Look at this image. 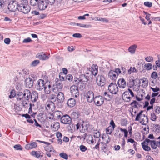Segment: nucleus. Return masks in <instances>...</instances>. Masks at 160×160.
<instances>
[{"label": "nucleus", "instance_id": "obj_1", "mask_svg": "<svg viewBox=\"0 0 160 160\" xmlns=\"http://www.w3.org/2000/svg\"><path fill=\"white\" fill-rule=\"evenodd\" d=\"M63 85L62 82L60 81H58L56 82L53 85L52 91L55 93H58L61 91Z\"/></svg>", "mask_w": 160, "mask_h": 160}, {"label": "nucleus", "instance_id": "obj_2", "mask_svg": "<svg viewBox=\"0 0 160 160\" xmlns=\"http://www.w3.org/2000/svg\"><path fill=\"white\" fill-rule=\"evenodd\" d=\"M30 8L27 4H20L18 5V10L25 14L29 12Z\"/></svg>", "mask_w": 160, "mask_h": 160}, {"label": "nucleus", "instance_id": "obj_3", "mask_svg": "<svg viewBox=\"0 0 160 160\" xmlns=\"http://www.w3.org/2000/svg\"><path fill=\"white\" fill-rule=\"evenodd\" d=\"M108 90L111 93L116 94L118 91V88L116 83L111 82L108 86Z\"/></svg>", "mask_w": 160, "mask_h": 160}, {"label": "nucleus", "instance_id": "obj_4", "mask_svg": "<svg viewBox=\"0 0 160 160\" xmlns=\"http://www.w3.org/2000/svg\"><path fill=\"white\" fill-rule=\"evenodd\" d=\"M18 5L16 2L11 1L8 6V8L10 11L15 12L18 10Z\"/></svg>", "mask_w": 160, "mask_h": 160}, {"label": "nucleus", "instance_id": "obj_5", "mask_svg": "<svg viewBox=\"0 0 160 160\" xmlns=\"http://www.w3.org/2000/svg\"><path fill=\"white\" fill-rule=\"evenodd\" d=\"M70 91L73 97H78L79 96V92L78 87L75 85H72L70 88Z\"/></svg>", "mask_w": 160, "mask_h": 160}, {"label": "nucleus", "instance_id": "obj_6", "mask_svg": "<svg viewBox=\"0 0 160 160\" xmlns=\"http://www.w3.org/2000/svg\"><path fill=\"white\" fill-rule=\"evenodd\" d=\"M95 104L97 106L102 105L104 101V98L101 96H96L93 100Z\"/></svg>", "mask_w": 160, "mask_h": 160}, {"label": "nucleus", "instance_id": "obj_7", "mask_svg": "<svg viewBox=\"0 0 160 160\" xmlns=\"http://www.w3.org/2000/svg\"><path fill=\"white\" fill-rule=\"evenodd\" d=\"M46 82L41 79L38 80L36 85L37 89L39 91L42 90L44 88V85L46 84Z\"/></svg>", "mask_w": 160, "mask_h": 160}, {"label": "nucleus", "instance_id": "obj_8", "mask_svg": "<svg viewBox=\"0 0 160 160\" xmlns=\"http://www.w3.org/2000/svg\"><path fill=\"white\" fill-rule=\"evenodd\" d=\"M60 121L61 123L64 124H69L71 122V119L68 115L66 114L61 117Z\"/></svg>", "mask_w": 160, "mask_h": 160}, {"label": "nucleus", "instance_id": "obj_9", "mask_svg": "<svg viewBox=\"0 0 160 160\" xmlns=\"http://www.w3.org/2000/svg\"><path fill=\"white\" fill-rule=\"evenodd\" d=\"M96 81L98 85L101 87L103 86L105 83V78L102 75H98Z\"/></svg>", "mask_w": 160, "mask_h": 160}, {"label": "nucleus", "instance_id": "obj_10", "mask_svg": "<svg viewBox=\"0 0 160 160\" xmlns=\"http://www.w3.org/2000/svg\"><path fill=\"white\" fill-rule=\"evenodd\" d=\"M48 5V4L45 0H39L38 7L40 10H43L46 9Z\"/></svg>", "mask_w": 160, "mask_h": 160}, {"label": "nucleus", "instance_id": "obj_11", "mask_svg": "<svg viewBox=\"0 0 160 160\" xmlns=\"http://www.w3.org/2000/svg\"><path fill=\"white\" fill-rule=\"evenodd\" d=\"M94 94L91 91H88L85 95L87 101L89 102H91L93 101L94 98Z\"/></svg>", "mask_w": 160, "mask_h": 160}, {"label": "nucleus", "instance_id": "obj_12", "mask_svg": "<svg viewBox=\"0 0 160 160\" xmlns=\"http://www.w3.org/2000/svg\"><path fill=\"white\" fill-rule=\"evenodd\" d=\"M50 57V54L47 55L45 53L42 52L38 53L36 55V58L42 60H48Z\"/></svg>", "mask_w": 160, "mask_h": 160}, {"label": "nucleus", "instance_id": "obj_13", "mask_svg": "<svg viewBox=\"0 0 160 160\" xmlns=\"http://www.w3.org/2000/svg\"><path fill=\"white\" fill-rule=\"evenodd\" d=\"M108 77L111 80L115 81L118 78L117 73L114 70H110L108 73Z\"/></svg>", "mask_w": 160, "mask_h": 160}, {"label": "nucleus", "instance_id": "obj_14", "mask_svg": "<svg viewBox=\"0 0 160 160\" xmlns=\"http://www.w3.org/2000/svg\"><path fill=\"white\" fill-rule=\"evenodd\" d=\"M45 93L46 94H49L52 89V88L50 84V82L48 81H46V84L44 85V87L43 88Z\"/></svg>", "mask_w": 160, "mask_h": 160}, {"label": "nucleus", "instance_id": "obj_15", "mask_svg": "<svg viewBox=\"0 0 160 160\" xmlns=\"http://www.w3.org/2000/svg\"><path fill=\"white\" fill-rule=\"evenodd\" d=\"M26 87L28 88L32 87L33 85V81L31 78H27L25 80Z\"/></svg>", "mask_w": 160, "mask_h": 160}, {"label": "nucleus", "instance_id": "obj_16", "mask_svg": "<svg viewBox=\"0 0 160 160\" xmlns=\"http://www.w3.org/2000/svg\"><path fill=\"white\" fill-rule=\"evenodd\" d=\"M30 95L31 92L29 90H25L23 92V100L28 101L30 98Z\"/></svg>", "mask_w": 160, "mask_h": 160}, {"label": "nucleus", "instance_id": "obj_17", "mask_svg": "<svg viewBox=\"0 0 160 160\" xmlns=\"http://www.w3.org/2000/svg\"><path fill=\"white\" fill-rule=\"evenodd\" d=\"M64 96L62 92H59L57 97V103L62 102L64 100Z\"/></svg>", "mask_w": 160, "mask_h": 160}, {"label": "nucleus", "instance_id": "obj_18", "mask_svg": "<svg viewBox=\"0 0 160 160\" xmlns=\"http://www.w3.org/2000/svg\"><path fill=\"white\" fill-rule=\"evenodd\" d=\"M55 104L54 103L48 102L46 107V109L50 112L53 111L55 109Z\"/></svg>", "mask_w": 160, "mask_h": 160}, {"label": "nucleus", "instance_id": "obj_19", "mask_svg": "<svg viewBox=\"0 0 160 160\" xmlns=\"http://www.w3.org/2000/svg\"><path fill=\"white\" fill-rule=\"evenodd\" d=\"M118 84L119 87L121 88H124L126 86V81L123 78L119 79Z\"/></svg>", "mask_w": 160, "mask_h": 160}, {"label": "nucleus", "instance_id": "obj_20", "mask_svg": "<svg viewBox=\"0 0 160 160\" xmlns=\"http://www.w3.org/2000/svg\"><path fill=\"white\" fill-rule=\"evenodd\" d=\"M38 98V94L36 91L33 92L31 93L30 98L32 102H35Z\"/></svg>", "mask_w": 160, "mask_h": 160}, {"label": "nucleus", "instance_id": "obj_21", "mask_svg": "<svg viewBox=\"0 0 160 160\" xmlns=\"http://www.w3.org/2000/svg\"><path fill=\"white\" fill-rule=\"evenodd\" d=\"M122 98L123 99L127 102H128L130 100L131 97L129 95V92L126 91L123 92L122 95Z\"/></svg>", "mask_w": 160, "mask_h": 160}, {"label": "nucleus", "instance_id": "obj_22", "mask_svg": "<svg viewBox=\"0 0 160 160\" xmlns=\"http://www.w3.org/2000/svg\"><path fill=\"white\" fill-rule=\"evenodd\" d=\"M37 146L36 143L33 142L29 144L26 145L25 146V148L27 150L32 149L35 148Z\"/></svg>", "mask_w": 160, "mask_h": 160}, {"label": "nucleus", "instance_id": "obj_23", "mask_svg": "<svg viewBox=\"0 0 160 160\" xmlns=\"http://www.w3.org/2000/svg\"><path fill=\"white\" fill-rule=\"evenodd\" d=\"M49 99L50 101V102L54 103V104L58 103L57 97L55 95L53 94L50 95L49 97Z\"/></svg>", "mask_w": 160, "mask_h": 160}, {"label": "nucleus", "instance_id": "obj_24", "mask_svg": "<svg viewBox=\"0 0 160 160\" xmlns=\"http://www.w3.org/2000/svg\"><path fill=\"white\" fill-rule=\"evenodd\" d=\"M17 100L18 101H22L23 100V92H18L16 95Z\"/></svg>", "mask_w": 160, "mask_h": 160}, {"label": "nucleus", "instance_id": "obj_25", "mask_svg": "<svg viewBox=\"0 0 160 160\" xmlns=\"http://www.w3.org/2000/svg\"><path fill=\"white\" fill-rule=\"evenodd\" d=\"M137 47V45L136 44H133L131 46L128 48V51L132 54H134L135 53Z\"/></svg>", "mask_w": 160, "mask_h": 160}, {"label": "nucleus", "instance_id": "obj_26", "mask_svg": "<svg viewBox=\"0 0 160 160\" xmlns=\"http://www.w3.org/2000/svg\"><path fill=\"white\" fill-rule=\"evenodd\" d=\"M42 152L38 151H32L31 152V154L35 157L38 158L40 157H42L43 155L42 154Z\"/></svg>", "mask_w": 160, "mask_h": 160}, {"label": "nucleus", "instance_id": "obj_27", "mask_svg": "<svg viewBox=\"0 0 160 160\" xmlns=\"http://www.w3.org/2000/svg\"><path fill=\"white\" fill-rule=\"evenodd\" d=\"M142 112L143 111H141L137 115L135 118L136 121H141V120H142V119H143V118H144V117L146 116L145 114L142 113Z\"/></svg>", "mask_w": 160, "mask_h": 160}, {"label": "nucleus", "instance_id": "obj_28", "mask_svg": "<svg viewBox=\"0 0 160 160\" xmlns=\"http://www.w3.org/2000/svg\"><path fill=\"white\" fill-rule=\"evenodd\" d=\"M76 127L77 129H78L79 128L81 132H84L87 129V128L86 126H84L83 124H82L81 125L79 123H78L76 125Z\"/></svg>", "mask_w": 160, "mask_h": 160}, {"label": "nucleus", "instance_id": "obj_29", "mask_svg": "<svg viewBox=\"0 0 160 160\" xmlns=\"http://www.w3.org/2000/svg\"><path fill=\"white\" fill-rule=\"evenodd\" d=\"M67 104L69 106L72 107L75 105L76 101L74 98H71L68 100Z\"/></svg>", "mask_w": 160, "mask_h": 160}, {"label": "nucleus", "instance_id": "obj_30", "mask_svg": "<svg viewBox=\"0 0 160 160\" xmlns=\"http://www.w3.org/2000/svg\"><path fill=\"white\" fill-rule=\"evenodd\" d=\"M52 127V129L53 131H56L58 130L60 128V124L59 123L55 122H54L52 125H51Z\"/></svg>", "mask_w": 160, "mask_h": 160}, {"label": "nucleus", "instance_id": "obj_31", "mask_svg": "<svg viewBox=\"0 0 160 160\" xmlns=\"http://www.w3.org/2000/svg\"><path fill=\"white\" fill-rule=\"evenodd\" d=\"M70 24L72 26L77 25L80 27H84V28H89L91 27L90 25H85L83 24L80 23H75L74 22H71L70 23Z\"/></svg>", "mask_w": 160, "mask_h": 160}, {"label": "nucleus", "instance_id": "obj_32", "mask_svg": "<svg viewBox=\"0 0 160 160\" xmlns=\"http://www.w3.org/2000/svg\"><path fill=\"white\" fill-rule=\"evenodd\" d=\"M62 115V112L59 111H56L54 112L53 113V116L57 119H59L61 117Z\"/></svg>", "mask_w": 160, "mask_h": 160}, {"label": "nucleus", "instance_id": "obj_33", "mask_svg": "<svg viewBox=\"0 0 160 160\" xmlns=\"http://www.w3.org/2000/svg\"><path fill=\"white\" fill-rule=\"evenodd\" d=\"M76 84L78 88H79L82 89L84 88L85 86V83L83 82H81L79 80H78V81L76 82Z\"/></svg>", "mask_w": 160, "mask_h": 160}, {"label": "nucleus", "instance_id": "obj_34", "mask_svg": "<svg viewBox=\"0 0 160 160\" xmlns=\"http://www.w3.org/2000/svg\"><path fill=\"white\" fill-rule=\"evenodd\" d=\"M150 144L152 148L153 149H156L157 148V146L158 145L160 144V142L158 141L156 142L155 141L152 140L151 141Z\"/></svg>", "mask_w": 160, "mask_h": 160}, {"label": "nucleus", "instance_id": "obj_35", "mask_svg": "<svg viewBox=\"0 0 160 160\" xmlns=\"http://www.w3.org/2000/svg\"><path fill=\"white\" fill-rule=\"evenodd\" d=\"M141 144L144 150L147 151L150 150L151 148L150 147L148 146V144L146 142H142Z\"/></svg>", "mask_w": 160, "mask_h": 160}, {"label": "nucleus", "instance_id": "obj_36", "mask_svg": "<svg viewBox=\"0 0 160 160\" xmlns=\"http://www.w3.org/2000/svg\"><path fill=\"white\" fill-rule=\"evenodd\" d=\"M81 82H83L85 84V82H87L88 79L87 76L84 75H81L80 79L79 80Z\"/></svg>", "mask_w": 160, "mask_h": 160}, {"label": "nucleus", "instance_id": "obj_37", "mask_svg": "<svg viewBox=\"0 0 160 160\" xmlns=\"http://www.w3.org/2000/svg\"><path fill=\"white\" fill-rule=\"evenodd\" d=\"M140 123L143 125H146L148 123V118L147 116H146L140 121Z\"/></svg>", "mask_w": 160, "mask_h": 160}, {"label": "nucleus", "instance_id": "obj_38", "mask_svg": "<svg viewBox=\"0 0 160 160\" xmlns=\"http://www.w3.org/2000/svg\"><path fill=\"white\" fill-rule=\"evenodd\" d=\"M22 101V105L25 108H28L30 106L31 103H28V101L23 100Z\"/></svg>", "mask_w": 160, "mask_h": 160}, {"label": "nucleus", "instance_id": "obj_39", "mask_svg": "<svg viewBox=\"0 0 160 160\" xmlns=\"http://www.w3.org/2000/svg\"><path fill=\"white\" fill-rule=\"evenodd\" d=\"M92 73L94 75H96L98 72V67L97 66L93 65L92 67Z\"/></svg>", "mask_w": 160, "mask_h": 160}, {"label": "nucleus", "instance_id": "obj_40", "mask_svg": "<svg viewBox=\"0 0 160 160\" xmlns=\"http://www.w3.org/2000/svg\"><path fill=\"white\" fill-rule=\"evenodd\" d=\"M131 105L132 106L133 108H138L140 107L138 103L136 101H134L132 102Z\"/></svg>", "mask_w": 160, "mask_h": 160}, {"label": "nucleus", "instance_id": "obj_41", "mask_svg": "<svg viewBox=\"0 0 160 160\" xmlns=\"http://www.w3.org/2000/svg\"><path fill=\"white\" fill-rule=\"evenodd\" d=\"M114 129L112 128V127L111 126H109L106 129V132L107 134H111L112 131H113Z\"/></svg>", "mask_w": 160, "mask_h": 160}, {"label": "nucleus", "instance_id": "obj_42", "mask_svg": "<svg viewBox=\"0 0 160 160\" xmlns=\"http://www.w3.org/2000/svg\"><path fill=\"white\" fill-rule=\"evenodd\" d=\"M39 0H30V3L32 6H35L39 3Z\"/></svg>", "mask_w": 160, "mask_h": 160}, {"label": "nucleus", "instance_id": "obj_43", "mask_svg": "<svg viewBox=\"0 0 160 160\" xmlns=\"http://www.w3.org/2000/svg\"><path fill=\"white\" fill-rule=\"evenodd\" d=\"M137 71L135 69V67H131L128 70V73L129 74H130L132 72H137Z\"/></svg>", "mask_w": 160, "mask_h": 160}, {"label": "nucleus", "instance_id": "obj_44", "mask_svg": "<svg viewBox=\"0 0 160 160\" xmlns=\"http://www.w3.org/2000/svg\"><path fill=\"white\" fill-rule=\"evenodd\" d=\"M59 156L62 158L66 160L68 159V155L67 154L64 152H62L59 154Z\"/></svg>", "mask_w": 160, "mask_h": 160}, {"label": "nucleus", "instance_id": "obj_45", "mask_svg": "<svg viewBox=\"0 0 160 160\" xmlns=\"http://www.w3.org/2000/svg\"><path fill=\"white\" fill-rule=\"evenodd\" d=\"M144 66L146 68V69L148 70H151L152 68V64L150 63H148L145 64Z\"/></svg>", "mask_w": 160, "mask_h": 160}, {"label": "nucleus", "instance_id": "obj_46", "mask_svg": "<svg viewBox=\"0 0 160 160\" xmlns=\"http://www.w3.org/2000/svg\"><path fill=\"white\" fill-rule=\"evenodd\" d=\"M71 116L72 118L75 119H77L79 118V115L78 113L76 112H73L72 113Z\"/></svg>", "mask_w": 160, "mask_h": 160}, {"label": "nucleus", "instance_id": "obj_47", "mask_svg": "<svg viewBox=\"0 0 160 160\" xmlns=\"http://www.w3.org/2000/svg\"><path fill=\"white\" fill-rule=\"evenodd\" d=\"M158 76L157 73L155 71L153 72L151 75V78L154 79H156L157 78Z\"/></svg>", "mask_w": 160, "mask_h": 160}, {"label": "nucleus", "instance_id": "obj_48", "mask_svg": "<svg viewBox=\"0 0 160 160\" xmlns=\"http://www.w3.org/2000/svg\"><path fill=\"white\" fill-rule=\"evenodd\" d=\"M39 62L40 61L39 60H34L32 62L31 65L32 66H36L38 65Z\"/></svg>", "mask_w": 160, "mask_h": 160}, {"label": "nucleus", "instance_id": "obj_49", "mask_svg": "<svg viewBox=\"0 0 160 160\" xmlns=\"http://www.w3.org/2000/svg\"><path fill=\"white\" fill-rule=\"evenodd\" d=\"M79 148L80 150L82 152H85L87 149L86 147L82 145H81L80 146Z\"/></svg>", "mask_w": 160, "mask_h": 160}, {"label": "nucleus", "instance_id": "obj_50", "mask_svg": "<svg viewBox=\"0 0 160 160\" xmlns=\"http://www.w3.org/2000/svg\"><path fill=\"white\" fill-rule=\"evenodd\" d=\"M45 149L47 152H51L52 151V150L53 149V148L51 146H48L45 147Z\"/></svg>", "mask_w": 160, "mask_h": 160}, {"label": "nucleus", "instance_id": "obj_51", "mask_svg": "<svg viewBox=\"0 0 160 160\" xmlns=\"http://www.w3.org/2000/svg\"><path fill=\"white\" fill-rule=\"evenodd\" d=\"M120 129L121 131L124 132V137L126 138L127 137L128 133V131L125 129H122V128H120Z\"/></svg>", "mask_w": 160, "mask_h": 160}, {"label": "nucleus", "instance_id": "obj_52", "mask_svg": "<svg viewBox=\"0 0 160 160\" xmlns=\"http://www.w3.org/2000/svg\"><path fill=\"white\" fill-rule=\"evenodd\" d=\"M14 148L17 150H22V148L19 144L15 145L14 146Z\"/></svg>", "mask_w": 160, "mask_h": 160}, {"label": "nucleus", "instance_id": "obj_53", "mask_svg": "<svg viewBox=\"0 0 160 160\" xmlns=\"http://www.w3.org/2000/svg\"><path fill=\"white\" fill-rule=\"evenodd\" d=\"M151 119L152 121H155L157 117L155 114L154 113L152 112L151 114Z\"/></svg>", "mask_w": 160, "mask_h": 160}, {"label": "nucleus", "instance_id": "obj_54", "mask_svg": "<svg viewBox=\"0 0 160 160\" xmlns=\"http://www.w3.org/2000/svg\"><path fill=\"white\" fill-rule=\"evenodd\" d=\"M97 20L106 23L108 22V20L105 18H97Z\"/></svg>", "mask_w": 160, "mask_h": 160}, {"label": "nucleus", "instance_id": "obj_55", "mask_svg": "<svg viewBox=\"0 0 160 160\" xmlns=\"http://www.w3.org/2000/svg\"><path fill=\"white\" fill-rule=\"evenodd\" d=\"M154 111L158 114L160 113V107L159 106H156L154 107Z\"/></svg>", "mask_w": 160, "mask_h": 160}, {"label": "nucleus", "instance_id": "obj_56", "mask_svg": "<svg viewBox=\"0 0 160 160\" xmlns=\"http://www.w3.org/2000/svg\"><path fill=\"white\" fill-rule=\"evenodd\" d=\"M145 60L148 62H152L153 60V58L152 56L147 57L145 58Z\"/></svg>", "mask_w": 160, "mask_h": 160}, {"label": "nucleus", "instance_id": "obj_57", "mask_svg": "<svg viewBox=\"0 0 160 160\" xmlns=\"http://www.w3.org/2000/svg\"><path fill=\"white\" fill-rule=\"evenodd\" d=\"M100 132L99 131H96L94 133V137L98 138L100 137Z\"/></svg>", "mask_w": 160, "mask_h": 160}, {"label": "nucleus", "instance_id": "obj_58", "mask_svg": "<svg viewBox=\"0 0 160 160\" xmlns=\"http://www.w3.org/2000/svg\"><path fill=\"white\" fill-rule=\"evenodd\" d=\"M144 5L146 6L151 7L152 6V3L149 2H144Z\"/></svg>", "mask_w": 160, "mask_h": 160}, {"label": "nucleus", "instance_id": "obj_59", "mask_svg": "<svg viewBox=\"0 0 160 160\" xmlns=\"http://www.w3.org/2000/svg\"><path fill=\"white\" fill-rule=\"evenodd\" d=\"M32 40L31 39L29 38H27L24 39L22 42L24 43H27L31 42Z\"/></svg>", "mask_w": 160, "mask_h": 160}, {"label": "nucleus", "instance_id": "obj_60", "mask_svg": "<svg viewBox=\"0 0 160 160\" xmlns=\"http://www.w3.org/2000/svg\"><path fill=\"white\" fill-rule=\"evenodd\" d=\"M48 4L52 5L55 2V0H45Z\"/></svg>", "mask_w": 160, "mask_h": 160}, {"label": "nucleus", "instance_id": "obj_61", "mask_svg": "<svg viewBox=\"0 0 160 160\" xmlns=\"http://www.w3.org/2000/svg\"><path fill=\"white\" fill-rule=\"evenodd\" d=\"M100 139H99L98 141V142H97L96 145L93 148V149H97L99 150V145L100 144L99 142Z\"/></svg>", "mask_w": 160, "mask_h": 160}, {"label": "nucleus", "instance_id": "obj_62", "mask_svg": "<svg viewBox=\"0 0 160 160\" xmlns=\"http://www.w3.org/2000/svg\"><path fill=\"white\" fill-rule=\"evenodd\" d=\"M72 36L75 38H80L82 37V35L80 33H76L73 34L72 35Z\"/></svg>", "mask_w": 160, "mask_h": 160}, {"label": "nucleus", "instance_id": "obj_63", "mask_svg": "<svg viewBox=\"0 0 160 160\" xmlns=\"http://www.w3.org/2000/svg\"><path fill=\"white\" fill-rule=\"evenodd\" d=\"M16 94H15V93L12 91L10 92V94L9 95V97L10 98H12L15 97L16 96Z\"/></svg>", "mask_w": 160, "mask_h": 160}, {"label": "nucleus", "instance_id": "obj_64", "mask_svg": "<svg viewBox=\"0 0 160 160\" xmlns=\"http://www.w3.org/2000/svg\"><path fill=\"white\" fill-rule=\"evenodd\" d=\"M10 42V39L9 38H6L4 40V43L7 44H9Z\"/></svg>", "mask_w": 160, "mask_h": 160}]
</instances>
